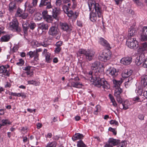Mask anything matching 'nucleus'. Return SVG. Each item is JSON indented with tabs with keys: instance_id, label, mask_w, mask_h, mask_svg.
I'll return each instance as SVG.
<instances>
[{
	"instance_id": "nucleus-1",
	"label": "nucleus",
	"mask_w": 147,
	"mask_h": 147,
	"mask_svg": "<svg viewBox=\"0 0 147 147\" xmlns=\"http://www.w3.org/2000/svg\"><path fill=\"white\" fill-rule=\"evenodd\" d=\"M88 5L90 11L93 9L92 11L90 13L89 19L93 22H96L98 18L102 16V11L99 5L96 3L94 1H90L88 2Z\"/></svg>"
},
{
	"instance_id": "nucleus-2",
	"label": "nucleus",
	"mask_w": 147,
	"mask_h": 147,
	"mask_svg": "<svg viewBox=\"0 0 147 147\" xmlns=\"http://www.w3.org/2000/svg\"><path fill=\"white\" fill-rule=\"evenodd\" d=\"M92 81H93V84L98 87L100 88L102 86L104 90L108 89L110 88L109 84L104 78H100V77L94 78L92 80Z\"/></svg>"
},
{
	"instance_id": "nucleus-3",
	"label": "nucleus",
	"mask_w": 147,
	"mask_h": 147,
	"mask_svg": "<svg viewBox=\"0 0 147 147\" xmlns=\"http://www.w3.org/2000/svg\"><path fill=\"white\" fill-rule=\"evenodd\" d=\"M78 53L84 55L86 59L89 61L92 59L95 54L94 52L92 50L88 49L86 50L83 49H80Z\"/></svg>"
},
{
	"instance_id": "nucleus-4",
	"label": "nucleus",
	"mask_w": 147,
	"mask_h": 147,
	"mask_svg": "<svg viewBox=\"0 0 147 147\" xmlns=\"http://www.w3.org/2000/svg\"><path fill=\"white\" fill-rule=\"evenodd\" d=\"M48 33L49 35L54 37L56 36L55 38L57 39H59L61 36V33L57 27L55 26H53L51 27Z\"/></svg>"
},
{
	"instance_id": "nucleus-5",
	"label": "nucleus",
	"mask_w": 147,
	"mask_h": 147,
	"mask_svg": "<svg viewBox=\"0 0 147 147\" xmlns=\"http://www.w3.org/2000/svg\"><path fill=\"white\" fill-rule=\"evenodd\" d=\"M126 45L131 49H136L138 46V42L134 37H129L127 40Z\"/></svg>"
},
{
	"instance_id": "nucleus-6",
	"label": "nucleus",
	"mask_w": 147,
	"mask_h": 147,
	"mask_svg": "<svg viewBox=\"0 0 147 147\" xmlns=\"http://www.w3.org/2000/svg\"><path fill=\"white\" fill-rule=\"evenodd\" d=\"M111 57L109 52L107 51L104 50L99 54L98 59L101 61L105 62L109 60Z\"/></svg>"
},
{
	"instance_id": "nucleus-7",
	"label": "nucleus",
	"mask_w": 147,
	"mask_h": 147,
	"mask_svg": "<svg viewBox=\"0 0 147 147\" xmlns=\"http://www.w3.org/2000/svg\"><path fill=\"white\" fill-rule=\"evenodd\" d=\"M19 23L17 20L14 19L9 24V29L13 31H19L20 29L18 26Z\"/></svg>"
},
{
	"instance_id": "nucleus-8",
	"label": "nucleus",
	"mask_w": 147,
	"mask_h": 147,
	"mask_svg": "<svg viewBox=\"0 0 147 147\" xmlns=\"http://www.w3.org/2000/svg\"><path fill=\"white\" fill-rule=\"evenodd\" d=\"M119 140L114 139L113 138H110L104 146V147H113L117 145L119 142Z\"/></svg>"
},
{
	"instance_id": "nucleus-9",
	"label": "nucleus",
	"mask_w": 147,
	"mask_h": 147,
	"mask_svg": "<svg viewBox=\"0 0 147 147\" xmlns=\"http://www.w3.org/2000/svg\"><path fill=\"white\" fill-rule=\"evenodd\" d=\"M138 52L139 54H143L147 52V43L146 42L142 43L138 49Z\"/></svg>"
},
{
	"instance_id": "nucleus-10",
	"label": "nucleus",
	"mask_w": 147,
	"mask_h": 147,
	"mask_svg": "<svg viewBox=\"0 0 147 147\" xmlns=\"http://www.w3.org/2000/svg\"><path fill=\"white\" fill-rule=\"evenodd\" d=\"M59 26L61 30L67 32H70L72 30V27L66 23L61 22L59 23Z\"/></svg>"
},
{
	"instance_id": "nucleus-11",
	"label": "nucleus",
	"mask_w": 147,
	"mask_h": 147,
	"mask_svg": "<svg viewBox=\"0 0 147 147\" xmlns=\"http://www.w3.org/2000/svg\"><path fill=\"white\" fill-rule=\"evenodd\" d=\"M51 0H41L39 5L40 7L44 6H46V9H47L52 8V6L51 3Z\"/></svg>"
},
{
	"instance_id": "nucleus-12",
	"label": "nucleus",
	"mask_w": 147,
	"mask_h": 147,
	"mask_svg": "<svg viewBox=\"0 0 147 147\" xmlns=\"http://www.w3.org/2000/svg\"><path fill=\"white\" fill-rule=\"evenodd\" d=\"M42 15L44 19L47 22L51 23L53 21V16L48 15L47 11H43Z\"/></svg>"
},
{
	"instance_id": "nucleus-13",
	"label": "nucleus",
	"mask_w": 147,
	"mask_h": 147,
	"mask_svg": "<svg viewBox=\"0 0 147 147\" xmlns=\"http://www.w3.org/2000/svg\"><path fill=\"white\" fill-rule=\"evenodd\" d=\"M140 55L137 56L135 60V63L138 66L140 65L142 63L145 59V57L144 54H140Z\"/></svg>"
},
{
	"instance_id": "nucleus-14",
	"label": "nucleus",
	"mask_w": 147,
	"mask_h": 147,
	"mask_svg": "<svg viewBox=\"0 0 147 147\" xmlns=\"http://www.w3.org/2000/svg\"><path fill=\"white\" fill-rule=\"evenodd\" d=\"M141 41L147 40V26H144L142 28V33L141 36Z\"/></svg>"
},
{
	"instance_id": "nucleus-15",
	"label": "nucleus",
	"mask_w": 147,
	"mask_h": 147,
	"mask_svg": "<svg viewBox=\"0 0 147 147\" xmlns=\"http://www.w3.org/2000/svg\"><path fill=\"white\" fill-rule=\"evenodd\" d=\"M63 44V42L61 41H59L56 43L55 46L56 47L54 50V51L56 53H58L60 52L61 50V47L62 46Z\"/></svg>"
},
{
	"instance_id": "nucleus-16",
	"label": "nucleus",
	"mask_w": 147,
	"mask_h": 147,
	"mask_svg": "<svg viewBox=\"0 0 147 147\" xmlns=\"http://www.w3.org/2000/svg\"><path fill=\"white\" fill-rule=\"evenodd\" d=\"M107 73L109 74V75L114 77L117 76L118 75V73L116 71V69L113 67H111L109 69L107 70Z\"/></svg>"
},
{
	"instance_id": "nucleus-17",
	"label": "nucleus",
	"mask_w": 147,
	"mask_h": 147,
	"mask_svg": "<svg viewBox=\"0 0 147 147\" xmlns=\"http://www.w3.org/2000/svg\"><path fill=\"white\" fill-rule=\"evenodd\" d=\"M132 58L131 57H125L123 58L120 60V63L124 65H127L131 62Z\"/></svg>"
},
{
	"instance_id": "nucleus-18",
	"label": "nucleus",
	"mask_w": 147,
	"mask_h": 147,
	"mask_svg": "<svg viewBox=\"0 0 147 147\" xmlns=\"http://www.w3.org/2000/svg\"><path fill=\"white\" fill-rule=\"evenodd\" d=\"M69 7L67 5H64L63 6V9L64 12L67 14V16L69 17H72L73 14V12L71 10H69Z\"/></svg>"
},
{
	"instance_id": "nucleus-19",
	"label": "nucleus",
	"mask_w": 147,
	"mask_h": 147,
	"mask_svg": "<svg viewBox=\"0 0 147 147\" xmlns=\"http://www.w3.org/2000/svg\"><path fill=\"white\" fill-rule=\"evenodd\" d=\"M9 67L8 65H0V74H6V75H9L8 71L7 68Z\"/></svg>"
},
{
	"instance_id": "nucleus-20",
	"label": "nucleus",
	"mask_w": 147,
	"mask_h": 147,
	"mask_svg": "<svg viewBox=\"0 0 147 147\" xmlns=\"http://www.w3.org/2000/svg\"><path fill=\"white\" fill-rule=\"evenodd\" d=\"M61 13V11L59 8H55L52 9V14L53 18L57 20V16Z\"/></svg>"
},
{
	"instance_id": "nucleus-21",
	"label": "nucleus",
	"mask_w": 147,
	"mask_h": 147,
	"mask_svg": "<svg viewBox=\"0 0 147 147\" xmlns=\"http://www.w3.org/2000/svg\"><path fill=\"white\" fill-rule=\"evenodd\" d=\"M98 42L103 46L108 48L110 47L109 43L106 40L100 37L99 38Z\"/></svg>"
},
{
	"instance_id": "nucleus-22",
	"label": "nucleus",
	"mask_w": 147,
	"mask_h": 147,
	"mask_svg": "<svg viewBox=\"0 0 147 147\" xmlns=\"http://www.w3.org/2000/svg\"><path fill=\"white\" fill-rule=\"evenodd\" d=\"M130 104L128 101H125L122 104H120L119 107L121 109H123L125 110L129 108Z\"/></svg>"
},
{
	"instance_id": "nucleus-23",
	"label": "nucleus",
	"mask_w": 147,
	"mask_h": 147,
	"mask_svg": "<svg viewBox=\"0 0 147 147\" xmlns=\"http://www.w3.org/2000/svg\"><path fill=\"white\" fill-rule=\"evenodd\" d=\"M132 72L131 70L125 69L122 74V76L124 78H127L131 75Z\"/></svg>"
},
{
	"instance_id": "nucleus-24",
	"label": "nucleus",
	"mask_w": 147,
	"mask_h": 147,
	"mask_svg": "<svg viewBox=\"0 0 147 147\" xmlns=\"http://www.w3.org/2000/svg\"><path fill=\"white\" fill-rule=\"evenodd\" d=\"M84 136L83 134L79 133H76L72 137V139L74 141L77 140L83 139Z\"/></svg>"
},
{
	"instance_id": "nucleus-25",
	"label": "nucleus",
	"mask_w": 147,
	"mask_h": 147,
	"mask_svg": "<svg viewBox=\"0 0 147 147\" xmlns=\"http://www.w3.org/2000/svg\"><path fill=\"white\" fill-rule=\"evenodd\" d=\"M22 27L24 33L25 34H27L28 30L29 29L28 23L26 21L24 22L22 24Z\"/></svg>"
},
{
	"instance_id": "nucleus-26",
	"label": "nucleus",
	"mask_w": 147,
	"mask_h": 147,
	"mask_svg": "<svg viewBox=\"0 0 147 147\" xmlns=\"http://www.w3.org/2000/svg\"><path fill=\"white\" fill-rule=\"evenodd\" d=\"M48 24L43 22L39 24L38 25V28L43 30H48Z\"/></svg>"
},
{
	"instance_id": "nucleus-27",
	"label": "nucleus",
	"mask_w": 147,
	"mask_h": 147,
	"mask_svg": "<svg viewBox=\"0 0 147 147\" xmlns=\"http://www.w3.org/2000/svg\"><path fill=\"white\" fill-rule=\"evenodd\" d=\"M71 86L77 88H81L82 86V84L78 82H71Z\"/></svg>"
},
{
	"instance_id": "nucleus-28",
	"label": "nucleus",
	"mask_w": 147,
	"mask_h": 147,
	"mask_svg": "<svg viewBox=\"0 0 147 147\" xmlns=\"http://www.w3.org/2000/svg\"><path fill=\"white\" fill-rule=\"evenodd\" d=\"M141 82L144 86H147V75H144L142 76Z\"/></svg>"
},
{
	"instance_id": "nucleus-29",
	"label": "nucleus",
	"mask_w": 147,
	"mask_h": 147,
	"mask_svg": "<svg viewBox=\"0 0 147 147\" xmlns=\"http://www.w3.org/2000/svg\"><path fill=\"white\" fill-rule=\"evenodd\" d=\"M11 35H5L1 38V40L2 42H7L11 37Z\"/></svg>"
},
{
	"instance_id": "nucleus-30",
	"label": "nucleus",
	"mask_w": 147,
	"mask_h": 147,
	"mask_svg": "<svg viewBox=\"0 0 147 147\" xmlns=\"http://www.w3.org/2000/svg\"><path fill=\"white\" fill-rule=\"evenodd\" d=\"M100 65V62L98 61H96L92 64L91 68L93 70H96L98 68Z\"/></svg>"
},
{
	"instance_id": "nucleus-31",
	"label": "nucleus",
	"mask_w": 147,
	"mask_h": 147,
	"mask_svg": "<svg viewBox=\"0 0 147 147\" xmlns=\"http://www.w3.org/2000/svg\"><path fill=\"white\" fill-rule=\"evenodd\" d=\"M94 72H92L91 71H90L88 75L89 76V79L90 80L91 82H93V81H92V79H93L94 78H98L99 77H98L97 75L98 74V72H96L94 75L95 76H93L92 74Z\"/></svg>"
},
{
	"instance_id": "nucleus-32",
	"label": "nucleus",
	"mask_w": 147,
	"mask_h": 147,
	"mask_svg": "<svg viewBox=\"0 0 147 147\" xmlns=\"http://www.w3.org/2000/svg\"><path fill=\"white\" fill-rule=\"evenodd\" d=\"M122 92V90L120 88H117L115 90L114 95L115 96H120Z\"/></svg>"
},
{
	"instance_id": "nucleus-33",
	"label": "nucleus",
	"mask_w": 147,
	"mask_h": 147,
	"mask_svg": "<svg viewBox=\"0 0 147 147\" xmlns=\"http://www.w3.org/2000/svg\"><path fill=\"white\" fill-rule=\"evenodd\" d=\"M136 33V29L133 28L131 27L129 30L128 36L130 37H133V36L135 35Z\"/></svg>"
},
{
	"instance_id": "nucleus-34",
	"label": "nucleus",
	"mask_w": 147,
	"mask_h": 147,
	"mask_svg": "<svg viewBox=\"0 0 147 147\" xmlns=\"http://www.w3.org/2000/svg\"><path fill=\"white\" fill-rule=\"evenodd\" d=\"M28 84L33 85L36 86H39L40 85V83L38 81L32 80L28 81Z\"/></svg>"
},
{
	"instance_id": "nucleus-35",
	"label": "nucleus",
	"mask_w": 147,
	"mask_h": 147,
	"mask_svg": "<svg viewBox=\"0 0 147 147\" xmlns=\"http://www.w3.org/2000/svg\"><path fill=\"white\" fill-rule=\"evenodd\" d=\"M119 141L117 144L118 147H126L127 144L126 141H120L119 140Z\"/></svg>"
},
{
	"instance_id": "nucleus-36",
	"label": "nucleus",
	"mask_w": 147,
	"mask_h": 147,
	"mask_svg": "<svg viewBox=\"0 0 147 147\" xmlns=\"http://www.w3.org/2000/svg\"><path fill=\"white\" fill-rule=\"evenodd\" d=\"M113 82L114 86L116 87H117V88H119L120 85L122 83V82L121 81H117L115 79L113 80Z\"/></svg>"
},
{
	"instance_id": "nucleus-37",
	"label": "nucleus",
	"mask_w": 147,
	"mask_h": 147,
	"mask_svg": "<svg viewBox=\"0 0 147 147\" xmlns=\"http://www.w3.org/2000/svg\"><path fill=\"white\" fill-rule=\"evenodd\" d=\"M16 8V4L13 2H11L9 4V11L10 12L12 11Z\"/></svg>"
},
{
	"instance_id": "nucleus-38",
	"label": "nucleus",
	"mask_w": 147,
	"mask_h": 147,
	"mask_svg": "<svg viewBox=\"0 0 147 147\" xmlns=\"http://www.w3.org/2000/svg\"><path fill=\"white\" fill-rule=\"evenodd\" d=\"M77 147H88L82 140H80L77 142Z\"/></svg>"
},
{
	"instance_id": "nucleus-39",
	"label": "nucleus",
	"mask_w": 147,
	"mask_h": 147,
	"mask_svg": "<svg viewBox=\"0 0 147 147\" xmlns=\"http://www.w3.org/2000/svg\"><path fill=\"white\" fill-rule=\"evenodd\" d=\"M57 144V143L55 141L49 142L47 144L45 147H55Z\"/></svg>"
},
{
	"instance_id": "nucleus-40",
	"label": "nucleus",
	"mask_w": 147,
	"mask_h": 147,
	"mask_svg": "<svg viewBox=\"0 0 147 147\" xmlns=\"http://www.w3.org/2000/svg\"><path fill=\"white\" fill-rule=\"evenodd\" d=\"M45 57L46 61L48 63H50L51 60V54H48V55H47L45 56Z\"/></svg>"
},
{
	"instance_id": "nucleus-41",
	"label": "nucleus",
	"mask_w": 147,
	"mask_h": 147,
	"mask_svg": "<svg viewBox=\"0 0 147 147\" xmlns=\"http://www.w3.org/2000/svg\"><path fill=\"white\" fill-rule=\"evenodd\" d=\"M42 15L39 13H36L34 16L36 19L40 20L42 18Z\"/></svg>"
},
{
	"instance_id": "nucleus-42",
	"label": "nucleus",
	"mask_w": 147,
	"mask_h": 147,
	"mask_svg": "<svg viewBox=\"0 0 147 147\" xmlns=\"http://www.w3.org/2000/svg\"><path fill=\"white\" fill-rule=\"evenodd\" d=\"M22 12V10L18 8L16 13L15 14V16L16 17H20Z\"/></svg>"
},
{
	"instance_id": "nucleus-43",
	"label": "nucleus",
	"mask_w": 147,
	"mask_h": 147,
	"mask_svg": "<svg viewBox=\"0 0 147 147\" xmlns=\"http://www.w3.org/2000/svg\"><path fill=\"white\" fill-rule=\"evenodd\" d=\"M25 7L26 8L30 9L32 8L33 5H32L31 4H30V3L28 1L26 2L25 4Z\"/></svg>"
},
{
	"instance_id": "nucleus-44",
	"label": "nucleus",
	"mask_w": 147,
	"mask_h": 147,
	"mask_svg": "<svg viewBox=\"0 0 147 147\" xmlns=\"http://www.w3.org/2000/svg\"><path fill=\"white\" fill-rule=\"evenodd\" d=\"M29 26L31 30H33L36 27V24L33 22H31L29 24Z\"/></svg>"
},
{
	"instance_id": "nucleus-45",
	"label": "nucleus",
	"mask_w": 147,
	"mask_h": 147,
	"mask_svg": "<svg viewBox=\"0 0 147 147\" xmlns=\"http://www.w3.org/2000/svg\"><path fill=\"white\" fill-rule=\"evenodd\" d=\"M100 106L99 105H97L96 106L95 108L96 110H95L94 112V114L96 115L98 114V112L100 110Z\"/></svg>"
},
{
	"instance_id": "nucleus-46",
	"label": "nucleus",
	"mask_w": 147,
	"mask_h": 147,
	"mask_svg": "<svg viewBox=\"0 0 147 147\" xmlns=\"http://www.w3.org/2000/svg\"><path fill=\"white\" fill-rule=\"evenodd\" d=\"M136 92L137 94L141 95L142 94L143 90L142 89L138 87L137 89L136 90Z\"/></svg>"
},
{
	"instance_id": "nucleus-47",
	"label": "nucleus",
	"mask_w": 147,
	"mask_h": 147,
	"mask_svg": "<svg viewBox=\"0 0 147 147\" xmlns=\"http://www.w3.org/2000/svg\"><path fill=\"white\" fill-rule=\"evenodd\" d=\"M109 130L110 131L112 132L114 135H116L117 131L115 129L112 128L111 127H109Z\"/></svg>"
},
{
	"instance_id": "nucleus-48",
	"label": "nucleus",
	"mask_w": 147,
	"mask_h": 147,
	"mask_svg": "<svg viewBox=\"0 0 147 147\" xmlns=\"http://www.w3.org/2000/svg\"><path fill=\"white\" fill-rule=\"evenodd\" d=\"M9 121L7 120H3L2 121V124H0V127L2 126L5 125L6 124L9 123Z\"/></svg>"
},
{
	"instance_id": "nucleus-49",
	"label": "nucleus",
	"mask_w": 147,
	"mask_h": 147,
	"mask_svg": "<svg viewBox=\"0 0 147 147\" xmlns=\"http://www.w3.org/2000/svg\"><path fill=\"white\" fill-rule=\"evenodd\" d=\"M35 54V51L32 52V51H30L27 53V55H28L30 56V57L31 58L33 57Z\"/></svg>"
},
{
	"instance_id": "nucleus-50",
	"label": "nucleus",
	"mask_w": 147,
	"mask_h": 147,
	"mask_svg": "<svg viewBox=\"0 0 147 147\" xmlns=\"http://www.w3.org/2000/svg\"><path fill=\"white\" fill-rule=\"evenodd\" d=\"M124 39V36L122 35H120L117 36V39L116 40L117 41L119 42L120 41H121L123 40Z\"/></svg>"
},
{
	"instance_id": "nucleus-51",
	"label": "nucleus",
	"mask_w": 147,
	"mask_h": 147,
	"mask_svg": "<svg viewBox=\"0 0 147 147\" xmlns=\"http://www.w3.org/2000/svg\"><path fill=\"white\" fill-rule=\"evenodd\" d=\"M26 75L29 77H31L33 75V72L32 70L26 71Z\"/></svg>"
},
{
	"instance_id": "nucleus-52",
	"label": "nucleus",
	"mask_w": 147,
	"mask_h": 147,
	"mask_svg": "<svg viewBox=\"0 0 147 147\" xmlns=\"http://www.w3.org/2000/svg\"><path fill=\"white\" fill-rule=\"evenodd\" d=\"M24 63V61L22 59H20L19 61L17 63V64L19 66H21Z\"/></svg>"
},
{
	"instance_id": "nucleus-53",
	"label": "nucleus",
	"mask_w": 147,
	"mask_h": 147,
	"mask_svg": "<svg viewBox=\"0 0 147 147\" xmlns=\"http://www.w3.org/2000/svg\"><path fill=\"white\" fill-rule=\"evenodd\" d=\"M16 96L20 97L21 96L22 97L25 98L26 97V96L25 95L24 93L23 92L17 93Z\"/></svg>"
},
{
	"instance_id": "nucleus-54",
	"label": "nucleus",
	"mask_w": 147,
	"mask_h": 147,
	"mask_svg": "<svg viewBox=\"0 0 147 147\" xmlns=\"http://www.w3.org/2000/svg\"><path fill=\"white\" fill-rule=\"evenodd\" d=\"M34 46L37 47L40 46V43H38L37 41H34L32 42Z\"/></svg>"
},
{
	"instance_id": "nucleus-55",
	"label": "nucleus",
	"mask_w": 147,
	"mask_h": 147,
	"mask_svg": "<svg viewBox=\"0 0 147 147\" xmlns=\"http://www.w3.org/2000/svg\"><path fill=\"white\" fill-rule=\"evenodd\" d=\"M116 98L117 101L121 104L122 102V99L121 98L120 96H116Z\"/></svg>"
},
{
	"instance_id": "nucleus-56",
	"label": "nucleus",
	"mask_w": 147,
	"mask_h": 147,
	"mask_svg": "<svg viewBox=\"0 0 147 147\" xmlns=\"http://www.w3.org/2000/svg\"><path fill=\"white\" fill-rule=\"evenodd\" d=\"M28 16V13H24L21 14L20 17H21L23 19H25Z\"/></svg>"
},
{
	"instance_id": "nucleus-57",
	"label": "nucleus",
	"mask_w": 147,
	"mask_h": 147,
	"mask_svg": "<svg viewBox=\"0 0 147 147\" xmlns=\"http://www.w3.org/2000/svg\"><path fill=\"white\" fill-rule=\"evenodd\" d=\"M110 123L111 124H115V125H118V122L117 121L115 120H111L110 122Z\"/></svg>"
},
{
	"instance_id": "nucleus-58",
	"label": "nucleus",
	"mask_w": 147,
	"mask_h": 147,
	"mask_svg": "<svg viewBox=\"0 0 147 147\" xmlns=\"http://www.w3.org/2000/svg\"><path fill=\"white\" fill-rule=\"evenodd\" d=\"M79 14V13L78 12L76 11L74 13H73V14L72 16H73L74 17V19H76L78 16Z\"/></svg>"
},
{
	"instance_id": "nucleus-59",
	"label": "nucleus",
	"mask_w": 147,
	"mask_h": 147,
	"mask_svg": "<svg viewBox=\"0 0 147 147\" xmlns=\"http://www.w3.org/2000/svg\"><path fill=\"white\" fill-rule=\"evenodd\" d=\"M142 66L144 68H147V58L144 60Z\"/></svg>"
},
{
	"instance_id": "nucleus-60",
	"label": "nucleus",
	"mask_w": 147,
	"mask_h": 147,
	"mask_svg": "<svg viewBox=\"0 0 147 147\" xmlns=\"http://www.w3.org/2000/svg\"><path fill=\"white\" fill-rule=\"evenodd\" d=\"M137 5L139 6L142 4L141 3L139 0H132Z\"/></svg>"
},
{
	"instance_id": "nucleus-61",
	"label": "nucleus",
	"mask_w": 147,
	"mask_h": 147,
	"mask_svg": "<svg viewBox=\"0 0 147 147\" xmlns=\"http://www.w3.org/2000/svg\"><path fill=\"white\" fill-rule=\"evenodd\" d=\"M38 1V0H32V3L33 6L36 7L37 5Z\"/></svg>"
},
{
	"instance_id": "nucleus-62",
	"label": "nucleus",
	"mask_w": 147,
	"mask_h": 147,
	"mask_svg": "<svg viewBox=\"0 0 147 147\" xmlns=\"http://www.w3.org/2000/svg\"><path fill=\"white\" fill-rule=\"evenodd\" d=\"M48 54H50L49 53L47 52V50L45 49L42 52V54L45 56L47 55H48Z\"/></svg>"
},
{
	"instance_id": "nucleus-63",
	"label": "nucleus",
	"mask_w": 147,
	"mask_h": 147,
	"mask_svg": "<svg viewBox=\"0 0 147 147\" xmlns=\"http://www.w3.org/2000/svg\"><path fill=\"white\" fill-rule=\"evenodd\" d=\"M40 46H42L44 47H46L48 45L46 42H43L40 43Z\"/></svg>"
},
{
	"instance_id": "nucleus-64",
	"label": "nucleus",
	"mask_w": 147,
	"mask_h": 147,
	"mask_svg": "<svg viewBox=\"0 0 147 147\" xmlns=\"http://www.w3.org/2000/svg\"><path fill=\"white\" fill-rule=\"evenodd\" d=\"M144 116L142 114H139L138 115V118L140 120H143L144 118Z\"/></svg>"
}]
</instances>
